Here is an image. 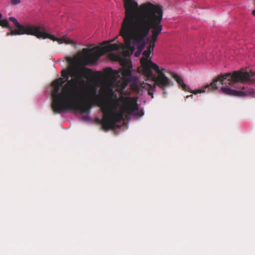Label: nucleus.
<instances>
[{
    "mask_svg": "<svg viewBox=\"0 0 255 255\" xmlns=\"http://www.w3.org/2000/svg\"><path fill=\"white\" fill-rule=\"evenodd\" d=\"M66 60L70 63V66L67 70L62 71L61 75L63 78L57 79L51 83L53 87L51 93L52 110L58 105L57 103L59 102V104H61L71 98L74 93L80 89L77 85H85L84 79L92 73L91 69L85 67L91 64L86 61L82 50L78 52L73 57H67Z\"/></svg>",
    "mask_w": 255,
    "mask_h": 255,
    "instance_id": "obj_1",
    "label": "nucleus"
},
{
    "mask_svg": "<svg viewBox=\"0 0 255 255\" xmlns=\"http://www.w3.org/2000/svg\"><path fill=\"white\" fill-rule=\"evenodd\" d=\"M163 13L161 6L151 3L148 6H141L139 11L123 21L135 35L138 31L143 32L144 42L151 29V36L148 46L150 49H154L155 43L163 29L161 24Z\"/></svg>",
    "mask_w": 255,
    "mask_h": 255,
    "instance_id": "obj_2",
    "label": "nucleus"
},
{
    "mask_svg": "<svg viewBox=\"0 0 255 255\" xmlns=\"http://www.w3.org/2000/svg\"><path fill=\"white\" fill-rule=\"evenodd\" d=\"M154 49L149 48L148 46L146 50L142 52L143 57L140 59L141 66L138 68V72L145 76L148 80L150 79L152 84L143 82L139 85L133 84L132 88L139 92L141 89H144L148 91L149 95L153 98V92L156 86L158 87L165 93L166 88L173 86L171 79L166 77L164 74V69H160L159 66L151 61L150 53Z\"/></svg>",
    "mask_w": 255,
    "mask_h": 255,
    "instance_id": "obj_3",
    "label": "nucleus"
},
{
    "mask_svg": "<svg viewBox=\"0 0 255 255\" xmlns=\"http://www.w3.org/2000/svg\"><path fill=\"white\" fill-rule=\"evenodd\" d=\"M102 102L108 103L110 107L109 112L107 114L103 113L104 117L102 120L101 124L105 130L114 129L117 123L124 120L125 113H127L128 115L140 117L143 115L142 111H138L136 101L133 98H111L104 99Z\"/></svg>",
    "mask_w": 255,
    "mask_h": 255,
    "instance_id": "obj_4",
    "label": "nucleus"
},
{
    "mask_svg": "<svg viewBox=\"0 0 255 255\" xmlns=\"http://www.w3.org/2000/svg\"><path fill=\"white\" fill-rule=\"evenodd\" d=\"M123 67L119 71L107 69L108 75L112 79L111 83L106 85L104 89L105 97L103 99L116 98L117 95L113 91V86L116 85L118 89H124L131 80L132 65L130 61H124Z\"/></svg>",
    "mask_w": 255,
    "mask_h": 255,
    "instance_id": "obj_5",
    "label": "nucleus"
},
{
    "mask_svg": "<svg viewBox=\"0 0 255 255\" xmlns=\"http://www.w3.org/2000/svg\"><path fill=\"white\" fill-rule=\"evenodd\" d=\"M9 20L12 22L15 26L17 28L14 30H12V27L9 25L8 28L11 30V31L6 33V36L20 35L23 34L31 35L35 36L38 38H49L53 41H56L59 44L65 43L67 44H73V41L65 37L59 38L55 36L50 34L45 31L44 27L42 26H36L34 25H22L20 24L14 17H9Z\"/></svg>",
    "mask_w": 255,
    "mask_h": 255,
    "instance_id": "obj_6",
    "label": "nucleus"
},
{
    "mask_svg": "<svg viewBox=\"0 0 255 255\" xmlns=\"http://www.w3.org/2000/svg\"><path fill=\"white\" fill-rule=\"evenodd\" d=\"M120 35L123 37L124 42L126 43L127 48L125 53L126 55L132 54L135 50V47H136L137 51L134 53V56L137 57L146 46V42L143 40L144 34L138 31L135 35L123 21L121 25Z\"/></svg>",
    "mask_w": 255,
    "mask_h": 255,
    "instance_id": "obj_7",
    "label": "nucleus"
},
{
    "mask_svg": "<svg viewBox=\"0 0 255 255\" xmlns=\"http://www.w3.org/2000/svg\"><path fill=\"white\" fill-rule=\"evenodd\" d=\"M82 91L81 89L74 94L71 98L66 100L64 102L57 105L56 108L53 110L54 113H61L68 110L75 111L79 112L81 114H89L90 112V109L94 105H96L94 102V99H91L89 100H86L82 102L80 100V97L81 95Z\"/></svg>",
    "mask_w": 255,
    "mask_h": 255,
    "instance_id": "obj_8",
    "label": "nucleus"
},
{
    "mask_svg": "<svg viewBox=\"0 0 255 255\" xmlns=\"http://www.w3.org/2000/svg\"><path fill=\"white\" fill-rule=\"evenodd\" d=\"M127 48L126 43L108 44L101 48L95 47L93 48H85L82 49V53L86 58V61L91 64L97 63L99 58L107 52L122 49L124 52Z\"/></svg>",
    "mask_w": 255,
    "mask_h": 255,
    "instance_id": "obj_9",
    "label": "nucleus"
},
{
    "mask_svg": "<svg viewBox=\"0 0 255 255\" xmlns=\"http://www.w3.org/2000/svg\"><path fill=\"white\" fill-rule=\"evenodd\" d=\"M218 80H219L220 85H229L234 87L238 82H255V72L252 71H251L250 72L241 71H234L233 73H228L219 75Z\"/></svg>",
    "mask_w": 255,
    "mask_h": 255,
    "instance_id": "obj_10",
    "label": "nucleus"
},
{
    "mask_svg": "<svg viewBox=\"0 0 255 255\" xmlns=\"http://www.w3.org/2000/svg\"><path fill=\"white\" fill-rule=\"evenodd\" d=\"M173 77L176 80L179 86L181 87L183 90L189 92L194 94H197L198 93H204L206 91L209 92L217 90L220 86L219 80H218L217 77L216 78L214 79L210 84H207L200 89L193 91L190 90V87L184 83L183 80L177 74H174L173 76Z\"/></svg>",
    "mask_w": 255,
    "mask_h": 255,
    "instance_id": "obj_11",
    "label": "nucleus"
},
{
    "mask_svg": "<svg viewBox=\"0 0 255 255\" xmlns=\"http://www.w3.org/2000/svg\"><path fill=\"white\" fill-rule=\"evenodd\" d=\"M124 7L125 8V16L123 21H125L130 17L137 11H139L141 6L144 5H148L151 3L147 2L138 5L137 2L135 0H123Z\"/></svg>",
    "mask_w": 255,
    "mask_h": 255,
    "instance_id": "obj_12",
    "label": "nucleus"
},
{
    "mask_svg": "<svg viewBox=\"0 0 255 255\" xmlns=\"http://www.w3.org/2000/svg\"><path fill=\"white\" fill-rule=\"evenodd\" d=\"M90 95L92 98L94 99V103L101 108V111L103 113L107 114L110 111V107L108 103L106 102H102L104 99L102 97L97 95V89L93 87L90 91Z\"/></svg>",
    "mask_w": 255,
    "mask_h": 255,
    "instance_id": "obj_13",
    "label": "nucleus"
},
{
    "mask_svg": "<svg viewBox=\"0 0 255 255\" xmlns=\"http://www.w3.org/2000/svg\"><path fill=\"white\" fill-rule=\"evenodd\" d=\"M241 91H238L228 87H222L221 91L225 94L236 97H244L253 93L252 90L248 87H243Z\"/></svg>",
    "mask_w": 255,
    "mask_h": 255,
    "instance_id": "obj_14",
    "label": "nucleus"
},
{
    "mask_svg": "<svg viewBox=\"0 0 255 255\" xmlns=\"http://www.w3.org/2000/svg\"><path fill=\"white\" fill-rule=\"evenodd\" d=\"M2 15L0 12V26L2 27H9V22L6 18L2 19Z\"/></svg>",
    "mask_w": 255,
    "mask_h": 255,
    "instance_id": "obj_15",
    "label": "nucleus"
},
{
    "mask_svg": "<svg viewBox=\"0 0 255 255\" xmlns=\"http://www.w3.org/2000/svg\"><path fill=\"white\" fill-rule=\"evenodd\" d=\"M20 2V0H11V3L12 5H17L18 4H19Z\"/></svg>",
    "mask_w": 255,
    "mask_h": 255,
    "instance_id": "obj_16",
    "label": "nucleus"
},
{
    "mask_svg": "<svg viewBox=\"0 0 255 255\" xmlns=\"http://www.w3.org/2000/svg\"><path fill=\"white\" fill-rule=\"evenodd\" d=\"M193 96V95H189V96H186V98H188L189 97L192 98Z\"/></svg>",
    "mask_w": 255,
    "mask_h": 255,
    "instance_id": "obj_17",
    "label": "nucleus"
},
{
    "mask_svg": "<svg viewBox=\"0 0 255 255\" xmlns=\"http://www.w3.org/2000/svg\"><path fill=\"white\" fill-rule=\"evenodd\" d=\"M252 14L255 16V9L252 11Z\"/></svg>",
    "mask_w": 255,
    "mask_h": 255,
    "instance_id": "obj_18",
    "label": "nucleus"
},
{
    "mask_svg": "<svg viewBox=\"0 0 255 255\" xmlns=\"http://www.w3.org/2000/svg\"><path fill=\"white\" fill-rule=\"evenodd\" d=\"M254 3H255V0H254Z\"/></svg>",
    "mask_w": 255,
    "mask_h": 255,
    "instance_id": "obj_19",
    "label": "nucleus"
}]
</instances>
